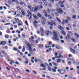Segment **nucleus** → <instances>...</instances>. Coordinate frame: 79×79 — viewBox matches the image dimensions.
<instances>
[{"instance_id":"obj_1","label":"nucleus","mask_w":79,"mask_h":79,"mask_svg":"<svg viewBox=\"0 0 79 79\" xmlns=\"http://www.w3.org/2000/svg\"><path fill=\"white\" fill-rule=\"evenodd\" d=\"M40 9L39 8V6H37V7H35V8L34 7H33L32 9H31L30 10L32 12L34 11V13H35L37 11H38V10H40Z\"/></svg>"},{"instance_id":"obj_2","label":"nucleus","mask_w":79,"mask_h":79,"mask_svg":"<svg viewBox=\"0 0 79 79\" xmlns=\"http://www.w3.org/2000/svg\"><path fill=\"white\" fill-rule=\"evenodd\" d=\"M56 10L58 13H59L60 15H62V13H63V11L60 8L56 9Z\"/></svg>"},{"instance_id":"obj_3","label":"nucleus","mask_w":79,"mask_h":79,"mask_svg":"<svg viewBox=\"0 0 79 79\" xmlns=\"http://www.w3.org/2000/svg\"><path fill=\"white\" fill-rule=\"evenodd\" d=\"M46 21V19L44 17H42V20L41 23L43 25L45 24V22Z\"/></svg>"},{"instance_id":"obj_4","label":"nucleus","mask_w":79,"mask_h":79,"mask_svg":"<svg viewBox=\"0 0 79 79\" xmlns=\"http://www.w3.org/2000/svg\"><path fill=\"white\" fill-rule=\"evenodd\" d=\"M64 73H65V69H63L61 70L60 72V73L61 74H64Z\"/></svg>"},{"instance_id":"obj_5","label":"nucleus","mask_w":79,"mask_h":79,"mask_svg":"<svg viewBox=\"0 0 79 79\" xmlns=\"http://www.w3.org/2000/svg\"><path fill=\"white\" fill-rule=\"evenodd\" d=\"M68 32L69 34H70L71 36L74 35V33L71 31H68Z\"/></svg>"},{"instance_id":"obj_6","label":"nucleus","mask_w":79,"mask_h":79,"mask_svg":"<svg viewBox=\"0 0 79 79\" xmlns=\"http://www.w3.org/2000/svg\"><path fill=\"white\" fill-rule=\"evenodd\" d=\"M40 32H42V33H44L45 31H44V29H43V28L42 27H40Z\"/></svg>"},{"instance_id":"obj_7","label":"nucleus","mask_w":79,"mask_h":79,"mask_svg":"<svg viewBox=\"0 0 79 79\" xmlns=\"http://www.w3.org/2000/svg\"><path fill=\"white\" fill-rule=\"evenodd\" d=\"M64 1H60L58 2V3L59 5H63V4H64Z\"/></svg>"},{"instance_id":"obj_8","label":"nucleus","mask_w":79,"mask_h":79,"mask_svg":"<svg viewBox=\"0 0 79 79\" xmlns=\"http://www.w3.org/2000/svg\"><path fill=\"white\" fill-rule=\"evenodd\" d=\"M66 39H71V36L69 34H68L67 35V37H65Z\"/></svg>"},{"instance_id":"obj_9","label":"nucleus","mask_w":79,"mask_h":79,"mask_svg":"<svg viewBox=\"0 0 79 79\" xmlns=\"http://www.w3.org/2000/svg\"><path fill=\"white\" fill-rule=\"evenodd\" d=\"M58 27L59 29L61 30V31H64V28L62 26H59Z\"/></svg>"},{"instance_id":"obj_10","label":"nucleus","mask_w":79,"mask_h":79,"mask_svg":"<svg viewBox=\"0 0 79 79\" xmlns=\"http://www.w3.org/2000/svg\"><path fill=\"white\" fill-rule=\"evenodd\" d=\"M53 34L54 35L55 37H58V35H57V34L58 33V32L57 31H54Z\"/></svg>"},{"instance_id":"obj_11","label":"nucleus","mask_w":79,"mask_h":79,"mask_svg":"<svg viewBox=\"0 0 79 79\" xmlns=\"http://www.w3.org/2000/svg\"><path fill=\"white\" fill-rule=\"evenodd\" d=\"M70 51L72 53H73L74 54H75V53H76V51L74 49H70Z\"/></svg>"},{"instance_id":"obj_12","label":"nucleus","mask_w":79,"mask_h":79,"mask_svg":"<svg viewBox=\"0 0 79 79\" xmlns=\"http://www.w3.org/2000/svg\"><path fill=\"white\" fill-rule=\"evenodd\" d=\"M5 44H6V42L5 41H1L0 44L1 45H4Z\"/></svg>"},{"instance_id":"obj_13","label":"nucleus","mask_w":79,"mask_h":79,"mask_svg":"<svg viewBox=\"0 0 79 79\" xmlns=\"http://www.w3.org/2000/svg\"><path fill=\"white\" fill-rule=\"evenodd\" d=\"M29 40L30 42H31L32 43H34V42L35 41V40L32 39L31 38H29Z\"/></svg>"},{"instance_id":"obj_14","label":"nucleus","mask_w":79,"mask_h":79,"mask_svg":"<svg viewBox=\"0 0 79 79\" xmlns=\"http://www.w3.org/2000/svg\"><path fill=\"white\" fill-rule=\"evenodd\" d=\"M26 45L28 46V47H31V44L29 43L28 42H27V41H26Z\"/></svg>"},{"instance_id":"obj_15","label":"nucleus","mask_w":79,"mask_h":79,"mask_svg":"<svg viewBox=\"0 0 79 79\" xmlns=\"http://www.w3.org/2000/svg\"><path fill=\"white\" fill-rule=\"evenodd\" d=\"M27 13L28 15H29L30 16H32V13L29 10H28L27 11Z\"/></svg>"},{"instance_id":"obj_16","label":"nucleus","mask_w":79,"mask_h":79,"mask_svg":"<svg viewBox=\"0 0 79 79\" xmlns=\"http://www.w3.org/2000/svg\"><path fill=\"white\" fill-rule=\"evenodd\" d=\"M48 24L50 26H53V25L51 22H48Z\"/></svg>"},{"instance_id":"obj_17","label":"nucleus","mask_w":79,"mask_h":79,"mask_svg":"<svg viewBox=\"0 0 79 79\" xmlns=\"http://www.w3.org/2000/svg\"><path fill=\"white\" fill-rule=\"evenodd\" d=\"M74 34L75 36H76V37L79 38V35H78V34H77L76 33H74Z\"/></svg>"},{"instance_id":"obj_18","label":"nucleus","mask_w":79,"mask_h":79,"mask_svg":"<svg viewBox=\"0 0 79 79\" xmlns=\"http://www.w3.org/2000/svg\"><path fill=\"white\" fill-rule=\"evenodd\" d=\"M59 56H58V57H57V58H63V56L61 55L60 54H59Z\"/></svg>"},{"instance_id":"obj_19","label":"nucleus","mask_w":79,"mask_h":79,"mask_svg":"<svg viewBox=\"0 0 79 79\" xmlns=\"http://www.w3.org/2000/svg\"><path fill=\"white\" fill-rule=\"evenodd\" d=\"M40 66L41 67H42V68H45V65L42 64H40Z\"/></svg>"},{"instance_id":"obj_20","label":"nucleus","mask_w":79,"mask_h":79,"mask_svg":"<svg viewBox=\"0 0 79 79\" xmlns=\"http://www.w3.org/2000/svg\"><path fill=\"white\" fill-rule=\"evenodd\" d=\"M1 52L2 53H3V54H4V55H7V54H6V52H5V51H1Z\"/></svg>"},{"instance_id":"obj_21","label":"nucleus","mask_w":79,"mask_h":79,"mask_svg":"<svg viewBox=\"0 0 79 79\" xmlns=\"http://www.w3.org/2000/svg\"><path fill=\"white\" fill-rule=\"evenodd\" d=\"M16 8L18 10H22V9L20 8V7H19V6H17Z\"/></svg>"},{"instance_id":"obj_22","label":"nucleus","mask_w":79,"mask_h":79,"mask_svg":"<svg viewBox=\"0 0 79 79\" xmlns=\"http://www.w3.org/2000/svg\"><path fill=\"white\" fill-rule=\"evenodd\" d=\"M46 35H47V36H48V35H49V31H47L46 32Z\"/></svg>"},{"instance_id":"obj_23","label":"nucleus","mask_w":79,"mask_h":79,"mask_svg":"<svg viewBox=\"0 0 79 79\" xmlns=\"http://www.w3.org/2000/svg\"><path fill=\"white\" fill-rule=\"evenodd\" d=\"M33 16L34 18H35V19H38V17L35 15H33Z\"/></svg>"},{"instance_id":"obj_24","label":"nucleus","mask_w":79,"mask_h":79,"mask_svg":"<svg viewBox=\"0 0 79 79\" xmlns=\"http://www.w3.org/2000/svg\"><path fill=\"white\" fill-rule=\"evenodd\" d=\"M54 39H55V40H57V41H59L60 40L58 38V37L55 36L54 37Z\"/></svg>"},{"instance_id":"obj_25","label":"nucleus","mask_w":79,"mask_h":79,"mask_svg":"<svg viewBox=\"0 0 79 79\" xmlns=\"http://www.w3.org/2000/svg\"><path fill=\"white\" fill-rule=\"evenodd\" d=\"M61 32L64 35H66V33L64 31H61Z\"/></svg>"},{"instance_id":"obj_26","label":"nucleus","mask_w":79,"mask_h":79,"mask_svg":"<svg viewBox=\"0 0 79 79\" xmlns=\"http://www.w3.org/2000/svg\"><path fill=\"white\" fill-rule=\"evenodd\" d=\"M55 57L56 58H58V56H57V55H58V53L57 52H56L55 53Z\"/></svg>"},{"instance_id":"obj_27","label":"nucleus","mask_w":79,"mask_h":79,"mask_svg":"<svg viewBox=\"0 0 79 79\" xmlns=\"http://www.w3.org/2000/svg\"><path fill=\"white\" fill-rule=\"evenodd\" d=\"M31 55H34V52H33V51L31 50V51H29Z\"/></svg>"},{"instance_id":"obj_28","label":"nucleus","mask_w":79,"mask_h":79,"mask_svg":"<svg viewBox=\"0 0 79 79\" xmlns=\"http://www.w3.org/2000/svg\"><path fill=\"white\" fill-rule=\"evenodd\" d=\"M23 48L22 50V52H24L25 51V46H23Z\"/></svg>"},{"instance_id":"obj_29","label":"nucleus","mask_w":79,"mask_h":79,"mask_svg":"<svg viewBox=\"0 0 79 79\" xmlns=\"http://www.w3.org/2000/svg\"><path fill=\"white\" fill-rule=\"evenodd\" d=\"M48 71H52V69L51 68V67H50V66H48Z\"/></svg>"},{"instance_id":"obj_30","label":"nucleus","mask_w":79,"mask_h":79,"mask_svg":"<svg viewBox=\"0 0 79 79\" xmlns=\"http://www.w3.org/2000/svg\"><path fill=\"white\" fill-rule=\"evenodd\" d=\"M5 37L6 39H8L9 38V36L8 35H5Z\"/></svg>"},{"instance_id":"obj_31","label":"nucleus","mask_w":79,"mask_h":79,"mask_svg":"<svg viewBox=\"0 0 79 79\" xmlns=\"http://www.w3.org/2000/svg\"><path fill=\"white\" fill-rule=\"evenodd\" d=\"M8 0V2L9 3H10V4H12L13 3V2H12L11 0Z\"/></svg>"},{"instance_id":"obj_32","label":"nucleus","mask_w":79,"mask_h":79,"mask_svg":"<svg viewBox=\"0 0 79 79\" xmlns=\"http://www.w3.org/2000/svg\"><path fill=\"white\" fill-rule=\"evenodd\" d=\"M48 17L50 19H53V17H52V16L50 15H48Z\"/></svg>"},{"instance_id":"obj_33","label":"nucleus","mask_w":79,"mask_h":79,"mask_svg":"<svg viewBox=\"0 0 79 79\" xmlns=\"http://www.w3.org/2000/svg\"><path fill=\"white\" fill-rule=\"evenodd\" d=\"M61 61V60L60 59H57V63H60Z\"/></svg>"},{"instance_id":"obj_34","label":"nucleus","mask_w":79,"mask_h":79,"mask_svg":"<svg viewBox=\"0 0 79 79\" xmlns=\"http://www.w3.org/2000/svg\"><path fill=\"white\" fill-rule=\"evenodd\" d=\"M57 20L59 22V23H61V20H60V19L59 18H58V17H56V18Z\"/></svg>"},{"instance_id":"obj_35","label":"nucleus","mask_w":79,"mask_h":79,"mask_svg":"<svg viewBox=\"0 0 79 79\" xmlns=\"http://www.w3.org/2000/svg\"><path fill=\"white\" fill-rule=\"evenodd\" d=\"M15 32L17 33H18V34H20V33H21V31H19L18 30H16Z\"/></svg>"},{"instance_id":"obj_36","label":"nucleus","mask_w":79,"mask_h":79,"mask_svg":"<svg viewBox=\"0 0 79 79\" xmlns=\"http://www.w3.org/2000/svg\"><path fill=\"white\" fill-rule=\"evenodd\" d=\"M52 64L54 65V66H58V65L56 64L55 63H54V62H52Z\"/></svg>"},{"instance_id":"obj_37","label":"nucleus","mask_w":79,"mask_h":79,"mask_svg":"<svg viewBox=\"0 0 79 79\" xmlns=\"http://www.w3.org/2000/svg\"><path fill=\"white\" fill-rule=\"evenodd\" d=\"M69 22V21L67 19H66L65 20V23L66 24H68Z\"/></svg>"},{"instance_id":"obj_38","label":"nucleus","mask_w":79,"mask_h":79,"mask_svg":"<svg viewBox=\"0 0 79 79\" xmlns=\"http://www.w3.org/2000/svg\"><path fill=\"white\" fill-rule=\"evenodd\" d=\"M47 10L48 13H50V11H52V10L50 9H48Z\"/></svg>"},{"instance_id":"obj_39","label":"nucleus","mask_w":79,"mask_h":79,"mask_svg":"<svg viewBox=\"0 0 79 79\" xmlns=\"http://www.w3.org/2000/svg\"><path fill=\"white\" fill-rule=\"evenodd\" d=\"M29 48L28 50L29 51L32 50V47H31V46L29 47Z\"/></svg>"},{"instance_id":"obj_40","label":"nucleus","mask_w":79,"mask_h":79,"mask_svg":"<svg viewBox=\"0 0 79 79\" xmlns=\"http://www.w3.org/2000/svg\"><path fill=\"white\" fill-rule=\"evenodd\" d=\"M67 18L68 19L69 21H71V19L69 17L67 16Z\"/></svg>"},{"instance_id":"obj_41","label":"nucleus","mask_w":79,"mask_h":79,"mask_svg":"<svg viewBox=\"0 0 79 79\" xmlns=\"http://www.w3.org/2000/svg\"><path fill=\"white\" fill-rule=\"evenodd\" d=\"M38 23V22L36 20H35V21L33 22V24H37Z\"/></svg>"},{"instance_id":"obj_42","label":"nucleus","mask_w":79,"mask_h":79,"mask_svg":"<svg viewBox=\"0 0 79 79\" xmlns=\"http://www.w3.org/2000/svg\"><path fill=\"white\" fill-rule=\"evenodd\" d=\"M55 15L56 16H58V13L57 12H55Z\"/></svg>"},{"instance_id":"obj_43","label":"nucleus","mask_w":79,"mask_h":79,"mask_svg":"<svg viewBox=\"0 0 79 79\" xmlns=\"http://www.w3.org/2000/svg\"><path fill=\"white\" fill-rule=\"evenodd\" d=\"M39 47L40 48H42V47H43V45L40 44L39 45Z\"/></svg>"},{"instance_id":"obj_44","label":"nucleus","mask_w":79,"mask_h":79,"mask_svg":"<svg viewBox=\"0 0 79 79\" xmlns=\"http://www.w3.org/2000/svg\"><path fill=\"white\" fill-rule=\"evenodd\" d=\"M6 33L9 34L10 33V29H8L7 31H6Z\"/></svg>"},{"instance_id":"obj_45","label":"nucleus","mask_w":79,"mask_h":79,"mask_svg":"<svg viewBox=\"0 0 79 79\" xmlns=\"http://www.w3.org/2000/svg\"><path fill=\"white\" fill-rule=\"evenodd\" d=\"M13 50H14V51H17V50H18V49L14 48H13Z\"/></svg>"},{"instance_id":"obj_46","label":"nucleus","mask_w":79,"mask_h":79,"mask_svg":"<svg viewBox=\"0 0 79 79\" xmlns=\"http://www.w3.org/2000/svg\"><path fill=\"white\" fill-rule=\"evenodd\" d=\"M66 30H67V31H69V30H70V28H69V27H66Z\"/></svg>"},{"instance_id":"obj_47","label":"nucleus","mask_w":79,"mask_h":79,"mask_svg":"<svg viewBox=\"0 0 79 79\" xmlns=\"http://www.w3.org/2000/svg\"><path fill=\"white\" fill-rule=\"evenodd\" d=\"M71 40H72V42H75V39H74V38H73L71 39Z\"/></svg>"},{"instance_id":"obj_48","label":"nucleus","mask_w":79,"mask_h":79,"mask_svg":"<svg viewBox=\"0 0 79 79\" xmlns=\"http://www.w3.org/2000/svg\"><path fill=\"white\" fill-rule=\"evenodd\" d=\"M33 25L35 28H37V25L36 24H33Z\"/></svg>"},{"instance_id":"obj_49","label":"nucleus","mask_w":79,"mask_h":79,"mask_svg":"<svg viewBox=\"0 0 79 79\" xmlns=\"http://www.w3.org/2000/svg\"><path fill=\"white\" fill-rule=\"evenodd\" d=\"M37 15L38 16H39V17H41V14H40V13H38Z\"/></svg>"},{"instance_id":"obj_50","label":"nucleus","mask_w":79,"mask_h":79,"mask_svg":"<svg viewBox=\"0 0 79 79\" xmlns=\"http://www.w3.org/2000/svg\"><path fill=\"white\" fill-rule=\"evenodd\" d=\"M22 37H25L26 35H25V34H22Z\"/></svg>"},{"instance_id":"obj_51","label":"nucleus","mask_w":79,"mask_h":79,"mask_svg":"<svg viewBox=\"0 0 79 79\" xmlns=\"http://www.w3.org/2000/svg\"><path fill=\"white\" fill-rule=\"evenodd\" d=\"M18 37H16V38L15 39H14V41H16V40H18Z\"/></svg>"},{"instance_id":"obj_52","label":"nucleus","mask_w":79,"mask_h":79,"mask_svg":"<svg viewBox=\"0 0 79 79\" xmlns=\"http://www.w3.org/2000/svg\"><path fill=\"white\" fill-rule=\"evenodd\" d=\"M67 26H68V27H71V24H67Z\"/></svg>"},{"instance_id":"obj_53","label":"nucleus","mask_w":79,"mask_h":79,"mask_svg":"<svg viewBox=\"0 0 79 79\" xmlns=\"http://www.w3.org/2000/svg\"><path fill=\"white\" fill-rule=\"evenodd\" d=\"M60 7L61 8H64V5H63H63H61L60 6Z\"/></svg>"},{"instance_id":"obj_54","label":"nucleus","mask_w":79,"mask_h":79,"mask_svg":"<svg viewBox=\"0 0 79 79\" xmlns=\"http://www.w3.org/2000/svg\"><path fill=\"white\" fill-rule=\"evenodd\" d=\"M9 24H10V23H7L6 24H4V26H6L7 25H9Z\"/></svg>"},{"instance_id":"obj_55","label":"nucleus","mask_w":79,"mask_h":79,"mask_svg":"<svg viewBox=\"0 0 79 79\" xmlns=\"http://www.w3.org/2000/svg\"><path fill=\"white\" fill-rule=\"evenodd\" d=\"M68 64L69 65H71V62L70 61H69L68 62Z\"/></svg>"},{"instance_id":"obj_56","label":"nucleus","mask_w":79,"mask_h":79,"mask_svg":"<svg viewBox=\"0 0 79 79\" xmlns=\"http://www.w3.org/2000/svg\"><path fill=\"white\" fill-rule=\"evenodd\" d=\"M25 24L27 25V26H28V23H27V21H26L25 22Z\"/></svg>"},{"instance_id":"obj_57","label":"nucleus","mask_w":79,"mask_h":79,"mask_svg":"<svg viewBox=\"0 0 79 79\" xmlns=\"http://www.w3.org/2000/svg\"><path fill=\"white\" fill-rule=\"evenodd\" d=\"M5 5H6V6H7V7H10V6L8 5L6 3H5Z\"/></svg>"},{"instance_id":"obj_58","label":"nucleus","mask_w":79,"mask_h":79,"mask_svg":"<svg viewBox=\"0 0 79 79\" xmlns=\"http://www.w3.org/2000/svg\"><path fill=\"white\" fill-rule=\"evenodd\" d=\"M52 70L53 71V72H55L56 71V70L55 69H52Z\"/></svg>"},{"instance_id":"obj_59","label":"nucleus","mask_w":79,"mask_h":79,"mask_svg":"<svg viewBox=\"0 0 79 79\" xmlns=\"http://www.w3.org/2000/svg\"><path fill=\"white\" fill-rule=\"evenodd\" d=\"M21 12L22 13L23 15H25V13H24V11L22 10L21 11Z\"/></svg>"},{"instance_id":"obj_60","label":"nucleus","mask_w":79,"mask_h":79,"mask_svg":"<svg viewBox=\"0 0 79 79\" xmlns=\"http://www.w3.org/2000/svg\"><path fill=\"white\" fill-rule=\"evenodd\" d=\"M56 11V10L55 9H52V12H54V11Z\"/></svg>"},{"instance_id":"obj_61","label":"nucleus","mask_w":79,"mask_h":79,"mask_svg":"<svg viewBox=\"0 0 79 79\" xmlns=\"http://www.w3.org/2000/svg\"><path fill=\"white\" fill-rule=\"evenodd\" d=\"M76 15H73V17H72V18H73V19H76Z\"/></svg>"},{"instance_id":"obj_62","label":"nucleus","mask_w":79,"mask_h":79,"mask_svg":"<svg viewBox=\"0 0 79 79\" xmlns=\"http://www.w3.org/2000/svg\"><path fill=\"white\" fill-rule=\"evenodd\" d=\"M44 4L45 5V6H47V5H48V3H47V2H46L44 3Z\"/></svg>"},{"instance_id":"obj_63","label":"nucleus","mask_w":79,"mask_h":79,"mask_svg":"<svg viewBox=\"0 0 79 79\" xmlns=\"http://www.w3.org/2000/svg\"><path fill=\"white\" fill-rule=\"evenodd\" d=\"M45 47L46 48H49V47H50V46H49L48 45H46Z\"/></svg>"},{"instance_id":"obj_64","label":"nucleus","mask_w":79,"mask_h":79,"mask_svg":"<svg viewBox=\"0 0 79 79\" xmlns=\"http://www.w3.org/2000/svg\"><path fill=\"white\" fill-rule=\"evenodd\" d=\"M43 13H44V14H46L47 12V11H46L45 10H44L43 11Z\"/></svg>"}]
</instances>
